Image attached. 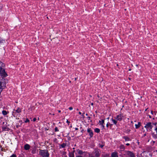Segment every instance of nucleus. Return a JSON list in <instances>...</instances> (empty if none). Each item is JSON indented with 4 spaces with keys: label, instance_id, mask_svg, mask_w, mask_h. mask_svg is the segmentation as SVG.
<instances>
[{
    "label": "nucleus",
    "instance_id": "1",
    "mask_svg": "<svg viewBox=\"0 0 157 157\" xmlns=\"http://www.w3.org/2000/svg\"><path fill=\"white\" fill-rule=\"evenodd\" d=\"M100 153L99 150L98 149H95L92 152L89 154V157H99Z\"/></svg>",
    "mask_w": 157,
    "mask_h": 157
},
{
    "label": "nucleus",
    "instance_id": "2",
    "mask_svg": "<svg viewBox=\"0 0 157 157\" xmlns=\"http://www.w3.org/2000/svg\"><path fill=\"white\" fill-rule=\"evenodd\" d=\"M6 79L3 78L0 79V94L6 86Z\"/></svg>",
    "mask_w": 157,
    "mask_h": 157
},
{
    "label": "nucleus",
    "instance_id": "3",
    "mask_svg": "<svg viewBox=\"0 0 157 157\" xmlns=\"http://www.w3.org/2000/svg\"><path fill=\"white\" fill-rule=\"evenodd\" d=\"M4 65L3 63L2 67L0 66V75L2 77H6L7 76V74L5 72V69L4 68Z\"/></svg>",
    "mask_w": 157,
    "mask_h": 157
},
{
    "label": "nucleus",
    "instance_id": "4",
    "mask_svg": "<svg viewBox=\"0 0 157 157\" xmlns=\"http://www.w3.org/2000/svg\"><path fill=\"white\" fill-rule=\"evenodd\" d=\"M39 154L43 157H48L49 154L46 150H40L39 152Z\"/></svg>",
    "mask_w": 157,
    "mask_h": 157
},
{
    "label": "nucleus",
    "instance_id": "5",
    "mask_svg": "<svg viewBox=\"0 0 157 157\" xmlns=\"http://www.w3.org/2000/svg\"><path fill=\"white\" fill-rule=\"evenodd\" d=\"M153 127L152 124L151 122L147 123L144 126L147 131H151Z\"/></svg>",
    "mask_w": 157,
    "mask_h": 157
},
{
    "label": "nucleus",
    "instance_id": "6",
    "mask_svg": "<svg viewBox=\"0 0 157 157\" xmlns=\"http://www.w3.org/2000/svg\"><path fill=\"white\" fill-rule=\"evenodd\" d=\"M124 155H128L130 157H136L134 153L130 151H126Z\"/></svg>",
    "mask_w": 157,
    "mask_h": 157
},
{
    "label": "nucleus",
    "instance_id": "7",
    "mask_svg": "<svg viewBox=\"0 0 157 157\" xmlns=\"http://www.w3.org/2000/svg\"><path fill=\"white\" fill-rule=\"evenodd\" d=\"M124 117L123 114L122 113H120L117 115L115 118L117 119V121H121Z\"/></svg>",
    "mask_w": 157,
    "mask_h": 157
},
{
    "label": "nucleus",
    "instance_id": "8",
    "mask_svg": "<svg viewBox=\"0 0 157 157\" xmlns=\"http://www.w3.org/2000/svg\"><path fill=\"white\" fill-rule=\"evenodd\" d=\"M87 132L89 133L90 137H92L93 136V133L92 130L90 128H88L87 129Z\"/></svg>",
    "mask_w": 157,
    "mask_h": 157
},
{
    "label": "nucleus",
    "instance_id": "9",
    "mask_svg": "<svg viewBox=\"0 0 157 157\" xmlns=\"http://www.w3.org/2000/svg\"><path fill=\"white\" fill-rule=\"evenodd\" d=\"M99 123L100 125H101V128H102V129H104L105 127L104 120H102L101 121H99Z\"/></svg>",
    "mask_w": 157,
    "mask_h": 157
},
{
    "label": "nucleus",
    "instance_id": "10",
    "mask_svg": "<svg viewBox=\"0 0 157 157\" xmlns=\"http://www.w3.org/2000/svg\"><path fill=\"white\" fill-rule=\"evenodd\" d=\"M111 157H118L117 152H114L112 153L111 154Z\"/></svg>",
    "mask_w": 157,
    "mask_h": 157
},
{
    "label": "nucleus",
    "instance_id": "11",
    "mask_svg": "<svg viewBox=\"0 0 157 157\" xmlns=\"http://www.w3.org/2000/svg\"><path fill=\"white\" fill-rule=\"evenodd\" d=\"M30 148V145L28 144H26L24 146V149L25 150H28Z\"/></svg>",
    "mask_w": 157,
    "mask_h": 157
},
{
    "label": "nucleus",
    "instance_id": "12",
    "mask_svg": "<svg viewBox=\"0 0 157 157\" xmlns=\"http://www.w3.org/2000/svg\"><path fill=\"white\" fill-rule=\"evenodd\" d=\"M141 125V124L140 122H138V124H135V128L136 129L138 128H139Z\"/></svg>",
    "mask_w": 157,
    "mask_h": 157
},
{
    "label": "nucleus",
    "instance_id": "13",
    "mask_svg": "<svg viewBox=\"0 0 157 157\" xmlns=\"http://www.w3.org/2000/svg\"><path fill=\"white\" fill-rule=\"evenodd\" d=\"M14 111H15L16 112L18 113H20L21 112V109L19 108H18L16 110H14Z\"/></svg>",
    "mask_w": 157,
    "mask_h": 157
},
{
    "label": "nucleus",
    "instance_id": "14",
    "mask_svg": "<svg viewBox=\"0 0 157 157\" xmlns=\"http://www.w3.org/2000/svg\"><path fill=\"white\" fill-rule=\"evenodd\" d=\"M75 151H73V152H71L69 153V157H74V152Z\"/></svg>",
    "mask_w": 157,
    "mask_h": 157
},
{
    "label": "nucleus",
    "instance_id": "15",
    "mask_svg": "<svg viewBox=\"0 0 157 157\" xmlns=\"http://www.w3.org/2000/svg\"><path fill=\"white\" fill-rule=\"evenodd\" d=\"M110 120L112 121V123L113 124H115V125H116L117 124V120H115V119H113V118L111 119H110Z\"/></svg>",
    "mask_w": 157,
    "mask_h": 157
},
{
    "label": "nucleus",
    "instance_id": "16",
    "mask_svg": "<svg viewBox=\"0 0 157 157\" xmlns=\"http://www.w3.org/2000/svg\"><path fill=\"white\" fill-rule=\"evenodd\" d=\"M66 146V144L65 143H63L62 144H61L60 145V148H63L65 147Z\"/></svg>",
    "mask_w": 157,
    "mask_h": 157
},
{
    "label": "nucleus",
    "instance_id": "17",
    "mask_svg": "<svg viewBox=\"0 0 157 157\" xmlns=\"http://www.w3.org/2000/svg\"><path fill=\"white\" fill-rule=\"evenodd\" d=\"M124 138L125 139V141H129L130 140V139L127 136H124Z\"/></svg>",
    "mask_w": 157,
    "mask_h": 157
},
{
    "label": "nucleus",
    "instance_id": "18",
    "mask_svg": "<svg viewBox=\"0 0 157 157\" xmlns=\"http://www.w3.org/2000/svg\"><path fill=\"white\" fill-rule=\"evenodd\" d=\"M94 131L97 133H99L100 132V130L98 128H96L94 129Z\"/></svg>",
    "mask_w": 157,
    "mask_h": 157
},
{
    "label": "nucleus",
    "instance_id": "19",
    "mask_svg": "<svg viewBox=\"0 0 157 157\" xmlns=\"http://www.w3.org/2000/svg\"><path fill=\"white\" fill-rule=\"evenodd\" d=\"M5 42V40L3 39H0V43L1 44H4Z\"/></svg>",
    "mask_w": 157,
    "mask_h": 157
},
{
    "label": "nucleus",
    "instance_id": "20",
    "mask_svg": "<svg viewBox=\"0 0 157 157\" xmlns=\"http://www.w3.org/2000/svg\"><path fill=\"white\" fill-rule=\"evenodd\" d=\"M120 148L121 150H124V147L123 145H121L120 146Z\"/></svg>",
    "mask_w": 157,
    "mask_h": 157
},
{
    "label": "nucleus",
    "instance_id": "21",
    "mask_svg": "<svg viewBox=\"0 0 157 157\" xmlns=\"http://www.w3.org/2000/svg\"><path fill=\"white\" fill-rule=\"evenodd\" d=\"M2 113L3 115H6L7 114V113L6 111L5 110H3L2 111Z\"/></svg>",
    "mask_w": 157,
    "mask_h": 157
},
{
    "label": "nucleus",
    "instance_id": "22",
    "mask_svg": "<svg viewBox=\"0 0 157 157\" xmlns=\"http://www.w3.org/2000/svg\"><path fill=\"white\" fill-rule=\"evenodd\" d=\"M78 154H80V155L82 154H83V152L81 150H78Z\"/></svg>",
    "mask_w": 157,
    "mask_h": 157
},
{
    "label": "nucleus",
    "instance_id": "23",
    "mask_svg": "<svg viewBox=\"0 0 157 157\" xmlns=\"http://www.w3.org/2000/svg\"><path fill=\"white\" fill-rule=\"evenodd\" d=\"M2 129L4 131H8V128H7L6 127H2Z\"/></svg>",
    "mask_w": 157,
    "mask_h": 157
},
{
    "label": "nucleus",
    "instance_id": "24",
    "mask_svg": "<svg viewBox=\"0 0 157 157\" xmlns=\"http://www.w3.org/2000/svg\"><path fill=\"white\" fill-rule=\"evenodd\" d=\"M29 122V120L27 118L25 121V123Z\"/></svg>",
    "mask_w": 157,
    "mask_h": 157
},
{
    "label": "nucleus",
    "instance_id": "25",
    "mask_svg": "<svg viewBox=\"0 0 157 157\" xmlns=\"http://www.w3.org/2000/svg\"><path fill=\"white\" fill-rule=\"evenodd\" d=\"M10 157H17L16 155L13 154L11 156H10Z\"/></svg>",
    "mask_w": 157,
    "mask_h": 157
},
{
    "label": "nucleus",
    "instance_id": "26",
    "mask_svg": "<svg viewBox=\"0 0 157 157\" xmlns=\"http://www.w3.org/2000/svg\"><path fill=\"white\" fill-rule=\"evenodd\" d=\"M151 113L152 114H155V115L156 114V113L154 111V112H153L152 111H151Z\"/></svg>",
    "mask_w": 157,
    "mask_h": 157
},
{
    "label": "nucleus",
    "instance_id": "27",
    "mask_svg": "<svg viewBox=\"0 0 157 157\" xmlns=\"http://www.w3.org/2000/svg\"><path fill=\"white\" fill-rule=\"evenodd\" d=\"M3 63L0 61V66H3Z\"/></svg>",
    "mask_w": 157,
    "mask_h": 157
},
{
    "label": "nucleus",
    "instance_id": "28",
    "mask_svg": "<svg viewBox=\"0 0 157 157\" xmlns=\"http://www.w3.org/2000/svg\"><path fill=\"white\" fill-rule=\"evenodd\" d=\"M105 157H109V155L108 154H106L105 155Z\"/></svg>",
    "mask_w": 157,
    "mask_h": 157
},
{
    "label": "nucleus",
    "instance_id": "29",
    "mask_svg": "<svg viewBox=\"0 0 157 157\" xmlns=\"http://www.w3.org/2000/svg\"><path fill=\"white\" fill-rule=\"evenodd\" d=\"M69 109L70 110H72L73 108L72 107H70L69 108Z\"/></svg>",
    "mask_w": 157,
    "mask_h": 157
},
{
    "label": "nucleus",
    "instance_id": "30",
    "mask_svg": "<svg viewBox=\"0 0 157 157\" xmlns=\"http://www.w3.org/2000/svg\"><path fill=\"white\" fill-rule=\"evenodd\" d=\"M55 131L56 132L58 131V128H55Z\"/></svg>",
    "mask_w": 157,
    "mask_h": 157
},
{
    "label": "nucleus",
    "instance_id": "31",
    "mask_svg": "<svg viewBox=\"0 0 157 157\" xmlns=\"http://www.w3.org/2000/svg\"><path fill=\"white\" fill-rule=\"evenodd\" d=\"M36 120V118H33V121H35Z\"/></svg>",
    "mask_w": 157,
    "mask_h": 157
},
{
    "label": "nucleus",
    "instance_id": "32",
    "mask_svg": "<svg viewBox=\"0 0 157 157\" xmlns=\"http://www.w3.org/2000/svg\"><path fill=\"white\" fill-rule=\"evenodd\" d=\"M87 118L88 120H90V117H87Z\"/></svg>",
    "mask_w": 157,
    "mask_h": 157
},
{
    "label": "nucleus",
    "instance_id": "33",
    "mask_svg": "<svg viewBox=\"0 0 157 157\" xmlns=\"http://www.w3.org/2000/svg\"><path fill=\"white\" fill-rule=\"evenodd\" d=\"M155 131L156 133H157V127L155 128Z\"/></svg>",
    "mask_w": 157,
    "mask_h": 157
},
{
    "label": "nucleus",
    "instance_id": "34",
    "mask_svg": "<svg viewBox=\"0 0 157 157\" xmlns=\"http://www.w3.org/2000/svg\"><path fill=\"white\" fill-rule=\"evenodd\" d=\"M153 124L154 125H155L156 126L157 124V123H153Z\"/></svg>",
    "mask_w": 157,
    "mask_h": 157
},
{
    "label": "nucleus",
    "instance_id": "35",
    "mask_svg": "<svg viewBox=\"0 0 157 157\" xmlns=\"http://www.w3.org/2000/svg\"><path fill=\"white\" fill-rule=\"evenodd\" d=\"M75 157H82V156L80 155H77Z\"/></svg>",
    "mask_w": 157,
    "mask_h": 157
},
{
    "label": "nucleus",
    "instance_id": "36",
    "mask_svg": "<svg viewBox=\"0 0 157 157\" xmlns=\"http://www.w3.org/2000/svg\"><path fill=\"white\" fill-rule=\"evenodd\" d=\"M106 127L108 128V126H109V124H108V123H107V124H106Z\"/></svg>",
    "mask_w": 157,
    "mask_h": 157
},
{
    "label": "nucleus",
    "instance_id": "37",
    "mask_svg": "<svg viewBox=\"0 0 157 157\" xmlns=\"http://www.w3.org/2000/svg\"><path fill=\"white\" fill-rule=\"evenodd\" d=\"M103 145H101L100 147H101V148H102L103 147Z\"/></svg>",
    "mask_w": 157,
    "mask_h": 157
},
{
    "label": "nucleus",
    "instance_id": "38",
    "mask_svg": "<svg viewBox=\"0 0 157 157\" xmlns=\"http://www.w3.org/2000/svg\"><path fill=\"white\" fill-rule=\"evenodd\" d=\"M75 130H78V128H75Z\"/></svg>",
    "mask_w": 157,
    "mask_h": 157
},
{
    "label": "nucleus",
    "instance_id": "39",
    "mask_svg": "<svg viewBox=\"0 0 157 157\" xmlns=\"http://www.w3.org/2000/svg\"><path fill=\"white\" fill-rule=\"evenodd\" d=\"M130 145L129 144V143H127L126 144V145L127 146H128Z\"/></svg>",
    "mask_w": 157,
    "mask_h": 157
},
{
    "label": "nucleus",
    "instance_id": "40",
    "mask_svg": "<svg viewBox=\"0 0 157 157\" xmlns=\"http://www.w3.org/2000/svg\"><path fill=\"white\" fill-rule=\"evenodd\" d=\"M67 123H68V124H69V122L68 121V120H67Z\"/></svg>",
    "mask_w": 157,
    "mask_h": 157
},
{
    "label": "nucleus",
    "instance_id": "41",
    "mask_svg": "<svg viewBox=\"0 0 157 157\" xmlns=\"http://www.w3.org/2000/svg\"><path fill=\"white\" fill-rule=\"evenodd\" d=\"M79 113V114H80V115H81V112H79V113Z\"/></svg>",
    "mask_w": 157,
    "mask_h": 157
},
{
    "label": "nucleus",
    "instance_id": "42",
    "mask_svg": "<svg viewBox=\"0 0 157 157\" xmlns=\"http://www.w3.org/2000/svg\"><path fill=\"white\" fill-rule=\"evenodd\" d=\"M93 104H93V103H91V105H93Z\"/></svg>",
    "mask_w": 157,
    "mask_h": 157
},
{
    "label": "nucleus",
    "instance_id": "43",
    "mask_svg": "<svg viewBox=\"0 0 157 157\" xmlns=\"http://www.w3.org/2000/svg\"><path fill=\"white\" fill-rule=\"evenodd\" d=\"M149 117L150 118H151V117L150 115H149Z\"/></svg>",
    "mask_w": 157,
    "mask_h": 157
},
{
    "label": "nucleus",
    "instance_id": "44",
    "mask_svg": "<svg viewBox=\"0 0 157 157\" xmlns=\"http://www.w3.org/2000/svg\"><path fill=\"white\" fill-rule=\"evenodd\" d=\"M86 116H87V115H88V114H87V113H86Z\"/></svg>",
    "mask_w": 157,
    "mask_h": 157
},
{
    "label": "nucleus",
    "instance_id": "45",
    "mask_svg": "<svg viewBox=\"0 0 157 157\" xmlns=\"http://www.w3.org/2000/svg\"><path fill=\"white\" fill-rule=\"evenodd\" d=\"M59 112H60V111L59 110Z\"/></svg>",
    "mask_w": 157,
    "mask_h": 157
}]
</instances>
